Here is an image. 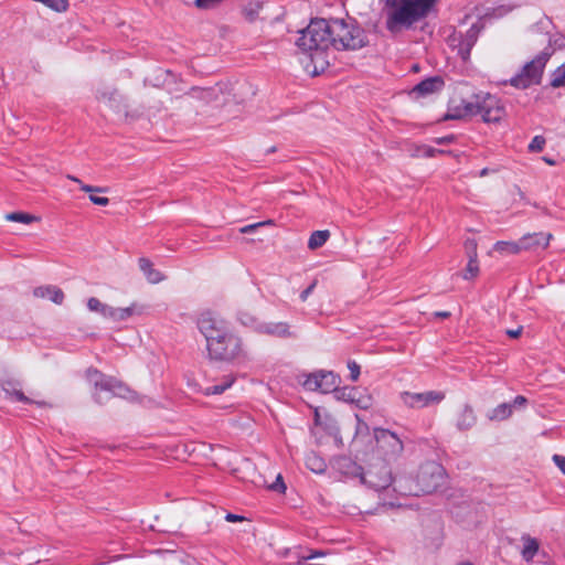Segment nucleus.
Here are the masks:
<instances>
[{
	"instance_id": "nucleus-40",
	"label": "nucleus",
	"mask_w": 565,
	"mask_h": 565,
	"mask_svg": "<svg viewBox=\"0 0 565 565\" xmlns=\"http://www.w3.org/2000/svg\"><path fill=\"white\" fill-rule=\"evenodd\" d=\"M89 201L93 204L100 205V206H106L109 203V199L108 198H106V196H97V195H94L92 193L89 195Z\"/></svg>"
},
{
	"instance_id": "nucleus-3",
	"label": "nucleus",
	"mask_w": 565,
	"mask_h": 565,
	"mask_svg": "<svg viewBox=\"0 0 565 565\" xmlns=\"http://www.w3.org/2000/svg\"><path fill=\"white\" fill-rule=\"evenodd\" d=\"M329 24L326 19H312L309 25L300 31L296 45L309 55L315 64L313 74L329 65L328 50L331 47Z\"/></svg>"
},
{
	"instance_id": "nucleus-44",
	"label": "nucleus",
	"mask_w": 565,
	"mask_h": 565,
	"mask_svg": "<svg viewBox=\"0 0 565 565\" xmlns=\"http://www.w3.org/2000/svg\"><path fill=\"white\" fill-rule=\"evenodd\" d=\"M553 461L557 466V468L565 475V456L554 455Z\"/></svg>"
},
{
	"instance_id": "nucleus-11",
	"label": "nucleus",
	"mask_w": 565,
	"mask_h": 565,
	"mask_svg": "<svg viewBox=\"0 0 565 565\" xmlns=\"http://www.w3.org/2000/svg\"><path fill=\"white\" fill-rule=\"evenodd\" d=\"M481 26L478 23H473L466 33H454L450 38V45L458 50V55L462 61H468L472 47L478 41Z\"/></svg>"
},
{
	"instance_id": "nucleus-4",
	"label": "nucleus",
	"mask_w": 565,
	"mask_h": 565,
	"mask_svg": "<svg viewBox=\"0 0 565 565\" xmlns=\"http://www.w3.org/2000/svg\"><path fill=\"white\" fill-rule=\"evenodd\" d=\"M331 46L335 50L355 51L367 44L365 31L354 19L328 20Z\"/></svg>"
},
{
	"instance_id": "nucleus-51",
	"label": "nucleus",
	"mask_w": 565,
	"mask_h": 565,
	"mask_svg": "<svg viewBox=\"0 0 565 565\" xmlns=\"http://www.w3.org/2000/svg\"><path fill=\"white\" fill-rule=\"evenodd\" d=\"M551 36L553 38V40H556V43L553 44V47L558 44V46H562L563 43H558L559 40H562L561 38H556L555 35H548V34H545L543 35V41L542 42H546L547 43V38Z\"/></svg>"
},
{
	"instance_id": "nucleus-46",
	"label": "nucleus",
	"mask_w": 565,
	"mask_h": 565,
	"mask_svg": "<svg viewBox=\"0 0 565 565\" xmlns=\"http://www.w3.org/2000/svg\"><path fill=\"white\" fill-rule=\"evenodd\" d=\"M455 140V137L452 135L435 138L434 142L437 145H449Z\"/></svg>"
},
{
	"instance_id": "nucleus-19",
	"label": "nucleus",
	"mask_w": 565,
	"mask_h": 565,
	"mask_svg": "<svg viewBox=\"0 0 565 565\" xmlns=\"http://www.w3.org/2000/svg\"><path fill=\"white\" fill-rule=\"evenodd\" d=\"M258 332L277 338L294 337L287 322H263L258 327Z\"/></svg>"
},
{
	"instance_id": "nucleus-7",
	"label": "nucleus",
	"mask_w": 565,
	"mask_h": 565,
	"mask_svg": "<svg viewBox=\"0 0 565 565\" xmlns=\"http://www.w3.org/2000/svg\"><path fill=\"white\" fill-rule=\"evenodd\" d=\"M445 480V470L436 461H427L419 467L415 478V484L408 491L398 486V491L403 494L422 495L430 494L440 488Z\"/></svg>"
},
{
	"instance_id": "nucleus-55",
	"label": "nucleus",
	"mask_w": 565,
	"mask_h": 565,
	"mask_svg": "<svg viewBox=\"0 0 565 565\" xmlns=\"http://www.w3.org/2000/svg\"><path fill=\"white\" fill-rule=\"evenodd\" d=\"M487 174V169H483L481 172H480V175H486Z\"/></svg>"
},
{
	"instance_id": "nucleus-12",
	"label": "nucleus",
	"mask_w": 565,
	"mask_h": 565,
	"mask_svg": "<svg viewBox=\"0 0 565 565\" xmlns=\"http://www.w3.org/2000/svg\"><path fill=\"white\" fill-rule=\"evenodd\" d=\"M339 377L333 372L319 371L305 375L302 385L308 391H318L323 394L335 391Z\"/></svg>"
},
{
	"instance_id": "nucleus-25",
	"label": "nucleus",
	"mask_w": 565,
	"mask_h": 565,
	"mask_svg": "<svg viewBox=\"0 0 565 565\" xmlns=\"http://www.w3.org/2000/svg\"><path fill=\"white\" fill-rule=\"evenodd\" d=\"M140 270L151 284H158L163 280L162 274L153 268V264L149 258L140 257L138 260Z\"/></svg>"
},
{
	"instance_id": "nucleus-48",
	"label": "nucleus",
	"mask_w": 565,
	"mask_h": 565,
	"mask_svg": "<svg viewBox=\"0 0 565 565\" xmlns=\"http://www.w3.org/2000/svg\"><path fill=\"white\" fill-rule=\"evenodd\" d=\"M523 331V328L522 327H519L516 329H508L505 331V333L510 337V338H513V339H516L521 335Z\"/></svg>"
},
{
	"instance_id": "nucleus-9",
	"label": "nucleus",
	"mask_w": 565,
	"mask_h": 565,
	"mask_svg": "<svg viewBox=\"0 0 565 565\" xmlns=\"http://www.w3.org/2000/svg\"><path fill=\"white\" fill-rule=\"evenodd\" d=\"M86 379L94 385L96 391H104L110 393L113 396L134 399V392H131L124 383L113 376L103 374L96 369H88L86 371ZM94 398L99 404L104 402L98 392L94 394Z\"/></svg>"
},
{
	"instance_id": "nucleus-37",
	"label": "nucleus",
	"mask_w": 565,
	"mask_h": 565,
	"mask_svg": "<svg viewBox=\"0 0 565 565\" xmlns=\"http://www.w3.org/2000/svg\"><path fill=\"white\" fill-rule=\"evenodd\" d=\"M545 142L546 141L543 136H535L529 145V150L531 152H540L543 150Z\"/></svg>"
},
{
	"instance_id": "nucleus-49",
	"label": "nucleus",
	"mask_w": 565,
	"mask_h": 565,
	"mask_svg": "<svg viewBox=\"0 0 565 565\" xmlns=\"http://www.w3.org/2000/svg\"><path fill=\"white\" fill-rule=\"evenodd\" d=\"M225 520L227 522H238V521H243L244 516L237 515V514H233V513H227L226 516H225Z\"/></svg>"
},
{
	"instance_id": "nucleus-18",
	"label": "nucleus",
	"mask_w": 565,
	"mask_h": 565,
	"mask_svg": "<svg viewBox=\"0 0 565 565\" xmlns=\"http://www.w3.org/2000/svg\"><path fill=\"white\" fill-rule=\"evenodd\" d=\"M1 388L6 393L7 397L14 399L17 402L26 403V404H36L39 406L47 405L45 402H36V401L29 398L22 392V385L17 380L10 379V380L2 381Z\"/></svg>"
},
{
	"instance_id": "nucleus-26",
	"label": "nucleus",
	"mask_w": 565,
	"mask_h": 565,
	"mask_svg": "<svg viewBox=\"0 0 565 565\" xmlns=\"http://www.w3.org/2000/svg\"><path fill=\"white\" fill-rule=\"evenodd\" d=\"M512 414L513 405L510 403H502L491 409L487 416L490 420L502 422L510 418Z\"/></svg>"
},
{
	"instance_id": "nucleus-28",
	"label": "nucleus",
	"mask_w": 565,
	"mask_h": 565,
	"mask_svg": "<svg viewBox=\"0 0 565 565\" xmlns=\"http://www.w3.org/2000/svg\"><path fill=\"white\" fill-rule=\"evenodd\" d=\"M330 237V232L328 230L323 231H315L311 233L308 241V248L311 250L318 249L323 246Z\"/></svg>"
},
{
	"instance_id": "nucleus-30",
	"label": "nucleus",
	"mask_w": 565,
	"mask_h": 565,
	"mask_svg": "<svg viewBox=\"0 0 565 565\" xmlns=\"http://www.w3.org/2000/svg\"><path fill=\"white\" fill-rule=\"evenodd\" d=\"M237 320L245 327L252 328L258 332V327L263 322L259 321L253 313L246 310H239L237 312Z\"/></svg>"
},
{
	"instance_id": "nucleus-2",
	"label": "nucleus",
	"mask_w": 565,
	"mask_h": 565,
	"mask_svg": "<svg viewBox=\"0 0 565 565\" xmlns=\"http://www.w3.org/2000/svg\"><path fill=\"white\" fill-rule=\"evenodd\" d=\"M481 116L487 124L499 122L505 116V107L502 100L488 92L480 90L469 99H451L445 119H462L466 117Z\"/></svg>"
},
{
	"instance_id": "nucleus-43",
	"label": "nucleus",
	"mask_w": 565,
	"mask_h": 565,
	"mask_svg": "<svg viewBox=\"0 0 565 565\" xmlns=\"http://www.w3.org/2000/svg\"><path fill=\"white\" fill-rule=\"evenodd\" d=\"M270 489L279 492H284L286 490V486L280 475H278L276 481L270 486Z\"/></svg>"
},
{
	"instance_id": "nucleus-17",
	"label": "nucleus",
	"mask_w": 565,
	"mask_h": 565,
	"mask_svg": "<svg viewBox=\"0 0 565 565\" xmlns=\"http://www.w3.org/2000/svg\"><path fill=\"white\" fill-rule=\"evenodd\" d=\"M445 86V81L441 76H433L423 79L411 90V95L415 98L426 97L434 93L440 92Z\"/></svg>"
},
{
	"instance_id": "nucleus-20",
	"label": "nucleus",
	"mask_w": 565,
	"mask_h": 565,
	"mask_svg": "<svg viewBox=\"0 0 565 565\" xmlns=\"http://www.w3.org/2000/svg\"><path fill=\"white\" fill-rule=\"evenodd\" d=\"M33 296L36 298H49L56 305H62L64 301V292L56 286H40L33 289Z\"/></svg>"
},
{
	"instance_id": "nucleus-8",
	"label": "nucleus",
	"mask_w": 565,
	"mask_h": 565,
	"mask_svg": "<svg viewBox=\"0 0 565 565\" xmlns=\"http://www.w3.org/2000/svg\"><path fill=\"white\" fill-rule=\"evenodd\" d=\"M216 337L217 343L212 345V342L206 343L209 356L213 360L230 362L243 355L242 339L233 333L228 327L223 329V332Z\"/></svg>"
},
{
	"instance_id": "nucleus-52",
	"label": "nucleus",
	"mask_w": 565,
	"mask_h": 565,
	"mask_svg": "<svg viewBox=\"0 0 565 565\" xmlns=\"http://www.w3.org/2000/svg\"><path fill=\"white\" fill-rule=\"evenodd\" d=\"M543 160L550 164V166H554L555 164V160L551 159V158H547V157H543Z\"/></svg>"
},
{
	"instance_id": "nucleus-21",
	"label": "nucleus",
	"mask_w": 565,
	"mask_h": 565,
	"mask_svg": "<svg viewBox=\"0 0 565 565\" xmlns=\"http://www.w3.org/2000/svg\"><path fill=\"white\" fill-rule=\"evenodd\" d=\"M477 417L473 408L466 404L457 415L456 426L459 430H468L475 426Z\"/></svg>"
},
{
	"instance_id": "nucleus-27",
	"label": "nucleus",
	"mask_w": 565,
	"mask_h": 565,
	"mask_svg": "<svg viewBox=\"0 0 565 565\" xmlns=\"http://www.w3.org/2000/svg\"><path fill=\"white\" fill-rule=\"evenodd\" d=\"M306 466L315 473H323L327 469L326 461L316 452H310L307 455Z\"/></svg>"
},
{
	"instance_id": "nucleus-24",
	"label": "nucleus",
	"mask_w": 565,
	"mask_h": 565,
	"mask_svg": "<svg viewBox=\"0 0 565 565\" xmlns=\"http://www.w3.org/2000/svg\"><path fill=\"white\" fill-rule=\"evenodd\" d=\"M521 541L523 543V547L521 550L522 558L530 563L533 561L534 556L537 554L540 548V543L536 539L530 536L529 534H523L521 536Z\"/></svg>"
},
{
	"instance_id": "nucleus-22",
	"label": "nucleus",
	"mask_w": 565,
	"mask_h": 565,
	"mask_svg": "<svg viewBox=\"0 0 565 565\" xmlns=\"http://www.w3.org/2000/svg\"><path fill=\"white\" fill-rule=\"evenodd\" d=\"M143 311V308L141 306H138L137 303H132L129 307L126 308H110L109 318L113 321H125L129 319L134 315H141Z\"/></svg>"
},
{
	"instance_id": "nucleus-54",
	"label": "nucleus",
	"mask_w": 565,
	"mask_h": 565,
	"mask_svg": "<svg viewBox=\"0 0 565 565\" xmlns=\"http://www.w3.org/2000/svg\"><path fill=\"white\" fill-rule=\"evenodd\" d=\"M458 565H472L470 562H462V563H459Z\"/></svg>"
},
{
	"instance_id": "nucleus-47",
	"label": "nucleus",
	"mask_w": 565,
	"mask_h": 565,
	"mask_svg": "<svg viewBox=\"0 0 565 565\" xmlns=\"http://www.w3.org/2000/svg\"><path fill=\"white\" fill-rule=\"evenodd\" d=\"M439 153H444V151L433 147H424V154L428 158L435 157L436 154Z\"/></svg>"
},
{
	"instance_id": "nucleus-1",
	"label": "nucleus",
	"mask_w": 565,
	"mask_h": 565,
	"mask_svg": "<svg viewBox=\"0 0 565 565\" xmlns=\"http://www.w3.org/2000/svg\"><path fill=\"white\" fill-rule=\"evenodd\" d=\"M438 0H385V28L392 34L415 29L436 9Z\"/></svg>"
},
{
	"instance_id": "nucleus-31",
	"label": "nucleus",
	"mask_w": 565,
	"mask_h": 565,
	"mask_svg": "<svg viewBox=\"0 0 565 565\" xmlns=\"http://www.w3.org/2000/svg\"><path fill=\"white\" fill-rule=\"evenodd\" d=\"M87 308L93 312L100 313L104 318H109L111 306L103 303L99 299L95 297H90L87 300Z\"/></svg>"
},
{
	"instance_id": "nucleus-6",
	"label": "nucleus",
	"mask_w": 565,
	"mask_h": 565,
	"mask_svg": "<svg viewBox=\"0 0 565 565\" xmlns=\"http://www.w3.org/2000/svg\"><path fill=\"white\" fill-rule=\"evenodd\" d=\"M351 473L359 477L362 484L375 492L388 490L394 482L392 468L382 458H376L365 468L352 463Z\"/></svg>"
},
{
	"instance_id": "nucleus-42",
	"label": "nucleus",
	"mask_w": 565,
	"mask_h": 565,
	"mask_svg": "<svg viewBox=\"0 0 565 565\" xmlns=\"http://www.w3.org/2000/svg\"><path fill=\"white\" fill-rule=\"evenodd\" d=\"M356 418V433L358 434H366L369 431V426L365 422L361 419L359 415H355Z\"/></svg>"
},
{
	"instance_id": "nucleus-14",
	"label": "nucleus",
	"mask_w": 565,
	"mask_h": 565,
	"mask_svg": "<svg viewBox=\"0 0 565 565\" xmlns=\"http://www.w3.org/2000/svg\"><path fill=\"white\" fill-rule=\"evenodd\" d=\"M375 436L380 447L385 449L386 456L395 458L403 452V441L395 433L381 428L376 429Z\"/></svg>"
},
{
	"instance_id": "nucleus-5",
	"label": "nucleus",
	"mask_w": 565,
	"mask_h": 565,
	"mask_svg": "<svg viewBox=\"0 0 565 565\" xmlns=\"http://www.w3.org/2000/svg\"><path fill=\"white\" fill-rule=\"evenodd\" d=\"M554 43H556V40L548 36L547 45L510 79V84L519 89H525L532 85L541 84L545 66L555 53V47H553Z\"/></svg>"
},
{
	"instance_id": "nucleus-15",
	"label": "nucleus",
	"mask_w": 565,
	"mask_h": 565,
	"mask_svg": "<svg viewBox=\"0 0 565 565\" xmlns=\"http://www.w3.org/2000/svg\"><path fill=\"white\" fill-rule=\"evenodd\" d=\"M337 397L338 399L354 404L361 409H369L373 405L371 395L363 394L362 391L356 387H344L341 391H337Z\"/></svg>"
},
{
	"instance_id": "nucleus-38",
	"label": "nucleus",
	"mask_w": 565,
	"mask_h": 565,
	"mask_svg": "<svg viewBox=\"0 0 565 565\" xmlns=\"http://www.w3.org/2000/svg\"><path fill=\"white\" fill-rule=\"evenodd\" d=\"M271 224H274V222L271 220H267V221H263V222L245 225V226L239 228V233H242V234H249V233L255 232L258 227H262V226H265V225H271Z\"/></svg>"
},
{
	"instance_id": "nucleus-53",
	"label": "nucleus",
	"mask_w": 565,
	"mask_h": 565,
	"mask_svg": "<svg viewBox=\"0 0 565 565\" xmlns=\"http://www.w3.org/2000/svg\"><path fill=\"white\" fill-rule=\"evenodd\" d=\"M472 242H475V241L473 239L466 241V247L468 246L469 250H472Z\"/></svg>"
},
{
	"instance_id": "nucleus-16",
	"label": "nucleus",
	"mask_w": 565,
	"mask_h": 565,
	"mask_svg": "<svg viewBox=\"0 0 565 565\" xmlns=\"http://www.w3.org/2000/svg\"><path fill=\"white\" fill-rule=\"evenodd\" d=\"M551 233H529L520 238L521 248L527 252H537L545 249L552 239Z\"/></svg>"
},
{
	"instance_id": "nucleus-50",
	"label": "nucleus",
	"mask_w": 565,
	"mask_h": 565,
	"mask_svg": "<svg viewBox=\"0 0 565 565\" xmlns=\"http://www.w3.org/2000/svg\"><path fill=\"white\" fill-rule=\"evenodd\" d=\"M434 316L436 318L446 319V318L450 317V312L449 311H436V312H434Z\"/></svg>"
},
{
	"instance_id": "nucleus-10",
	"label": "nucleus",
	"mask_w": 565,
	"mask_h": 565,
	"mask_svg": "<svg viewBox=\"0 0 565 565\" xmlns=\"http://www.w3.org/2000/svg\"><path fill=\"white\" fill-rule=\"evenodd\" d=\"M198 328L204 335L206 343L212 342V345L217 343L215 335L220 337L218 333L223 332V329L228 327L227 322L213 311H204L198 318Z\"/></svg>"
},
{
	"instance_id": "nucleus-36",
	"label": "nucleus",
	"mask_w": 565,
	"mask_h": 565,
	"mask_svg": "<svg viewBox=\"0 0 565 565\" xmlns=\"http://www.w3.org/2000/svg\"><path fill=\"white\" fill-rule=\"evenodd\" d=\"M67 178L70 180H72V181L78 183L79 186H81V190L84 191V192H87V193H95V192L103 193V192H106L105 188H99V186H93V185L84 184L78 178H76L74 175H67Z\"/></svg>"
},
{
	"instance_id": "nucleus-13",
	"label": "nucleus",
	"mask_w": 565,
	"mask_h": 565,
	"mask_svg": "<svg viewBox=\"0 0 565 565\" xmlns=\"http://www.w3.org/2000/svg\"><path fill=\"white\" fill-rule=\"evenodd\" d=\"M402 402L411 408H423L433 404H439L445 394L437 391H427L423 393L402 392L399 394Z\"/></svg>"
},
{
	"instance_id": "nucleus-45",
	"label": "nucleus",
	"mask_w": 565,
	"mask_h": 565,
	"mask_svg": "<svg viewBox=\"0 0 565 565\" xmlns=\"http://www.w3.org/2000/svg\"><path fill=\"white\" fill-rule=\"evenodd\" d=\"M511 405H513V409L514 408H522L524 407L526 404H527V399L526 397H524L523 395H518L512 403H510Z\"/></svg>"
},
{
	"instance_id": "nucleus-33",
	"label": "nucleus",
	"mask_w": 565,
	"mask_h": 565,
	"mask_svg": "<svg viewBox=\"0 0 565 565\" xmlns=\"http://www.w3.org/2000/svg\"><path fill=\"white\" fill-rule=\"evenodd\" d=\"M551 86L565 87V62L552 73Z\"/></svg>"
},
{
	"instance_id": "nucleus-35",
	"label": "nucleus",
	"mask_w": 565,
	"mask_h": 565,
	"mask_svg": "<svg viewBox=\"0 0 565 565\" xmlns=\"http://www.w3.org/2000/svg\"><path fill=\"white\" fill-rule=\"evenodd\" d=\"M67 178L70 180H72V181L78 183L79 186H81V190L84 191V192H87V193H95V192L103 193V192H106L105 188H99V186H93V185L84 184L78 178H76L74 175H67Z\"/></svg>"
},
{
	"instance_id": "nucleus-23",
	"label": "nucleus",
	"mask_w": 565,
	"mask_h": 565,
	"mask_svg": "<svg viewBox=\"0 0 565 565\" xmlns=\"http://www.w3.org/2000/svg\"><path fill=\"white\" fill-rule=\"evenodd\" d=\"M467 255H468V264L462 274L463 279L469 280L478 276L479 274V264H478V254H477V243L472 242V250H469L467 246Z\"/></svg>"
},
{
	"instance_id": "nucleus-39",
	"label": "nucleus",
	"mask_w": 565,
	"mask_h": 565,
	"mask_svg": "<svg viewBox=\"0 0 565 565\" xmlns=\"http://www.w3.org/2000/svg\"><path fill=\"white\" fill-rule=\"evenodd\" d=\"M348 369L350 370V379L355 382L360 376V365L355 361H349Z\"/></svg>"
},
{
	"instance_id": "nucleus-41",
	"label": "nucleus",
	"mask_w": 565,
	"mask_h": 565,
	"mask_svg": "<svg viewBox=\"0 0 565 565\" xmlns=\"http://www.w3.org/2000/svg\"><path fill=\"white\" fill-rule=\"evenodd\" d=\"M316 286L317 281L315 280L305 290H302L300 294V300L305 302L308 299V297L313 292Z\"/></svg>"
},
{
	"instance_id": "nucleus-32",
	"label": "nucleus",
	"mask_w": 565,
	"mask_h": 565,
	"mask_svg": "<svg viewBox=\"0 0 565 565\" xmlns=\"http://www.w3.org/2000/svg\"><path fill=\"white\" fill-rule=\"evenodd\" d=\"M234 383V377L227 376L222 383L211 385L204 390V395H218L224 393Z\"/></svg>"
},
{
	"instance_id": "nucleus-34",
	"label": "nucleus",
	"mask_w": 565,
	"mask_h": 565,
	"mask_svg": "<svg viewBox=\"0 0 565 565\" xmlns=\"http://www.w3.org/2000/svg\"><path fill=\"white\" fill-rule=\"evenodd\" d=\"M6 218L11 222H19L23 224H30L35 220L33 215L23 212L9 213L7 214Z\"/></svg>"
},
{
	"instance_id": "nucleus-29",
	"label": "nucleus",
	"mask_w": 565,
	"mask_h": 565,
	"mask_svg": "<svg viewBox=\"0 0 565 565\" xmlns=\"http://www.w3.org/2000/svg\"><path fill=\"white\" fill-rule=\"evenodd\" d=\"M493 249L501 254L515 255L522 252L520 239L516 242L499 241L494 244Z\"/></svg>"
}]
</instances>
